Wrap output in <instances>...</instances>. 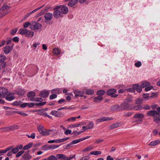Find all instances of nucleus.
Returning <instances> with one entry per match:
<instances>
[{
  "label": "nucleus",
  "instance_id": "obj_1",
  "mask_svg": "<svg viewBox=\"0 0 160 160\" xmlns=\"http://www.w3.org/2000/svg\"><path fill=\"white\" fill-rule=\"evenodd\" d=\"M10 7L8 5H4L0 9V17H2L8 13L10 11Z\"/></svg>",
  "mask_w": 160,
  "mask_h": 160
},
{
  "label": "nucleus",
  "instance_id": "obj_2",
  "mask_svg": "<svg viewBox=\"0 0 160 160\" xmlns=\"http://www.w3.org/2000/svg\"><path fill=\"white\" fill-rule=\"evenodd\" d=\"M38 128L40 133L42 135H48L50 134L49 131H52V130L46 131L44 128L41 125H38Z\"/></svg>",
  "mask_w": 160,
  "mask_h": 160
},
{
  "label": "nucleus",
  "instance_id": "obj_3",
  "mask_svg": "<svg viewBox=\"0 0 160 160\" xmlns=\"http://www.w3.org/2000/svg\"><path fill=\"white\" fill-rule=\"evenodd\" d=\"M75 155H70L69 156H66L65 155L62 154H58L57 155L58 158L61 160H71L75 157Z\"/></svg>",
  "mask_w": 160,
  "mask_h": 160
},
{
  "label": "nucleus",
  "instance_id": "obj_4",
  "mask_svg": "<svg viewBox=\"0 0 160 160\" xmlns=\"http://www.w3.org/2000/svg\"><path fill=\"white\" fill-rule=\"evenodd\" d=\"M59 9L60 10L61 13L62 14H66L68 12V8L66 6H57L55 8V9Z\"/></svg>",
  "mask_w": 160,
  "mask_h": 160
},
{
  "label": "nucleus",
  "instance_id": "obj_5",
  "mask_svg": "<svg viewBox=\"0 0 160 160\" xmlns=\"http://www.w3.org/2000/svg\"><path fill=\"white\" fill-rule=\"evenodd\" d=\"M42 27V25L36 22H34L31 23L30 28L32 30H35L40 29Z\"/></svg>",
  "mask_w": 160,
  "mask_h": 160
},
{
  "label": "nucleus",
  "instance_id": "obj_6",
  "mask_svg": "<svg viewBox=\"0 0 160 160\" xmlns=\"http://www.w3.org/2000/svg\"><path fill=\"white\" fill-rule=\"evenodd\" d=\"M120 109L121 110H132V106H130L127 102H124L121 104L119 107Z\"/></svg>",
  "mask_w": 160,
  "mask_h": 160
},
{
  "label": "nucleus",
  "instance_id": "obj_7",
  "mask_svg": "<svg viewBox=\"0 0 160 160\" xmlns=\"http://www.w3.org/2000/svg\"><path fill=\"white\" fill-rule=\"evenodd\" d=\"M53 14L50 12H47L45 13L44 16L45 22L47 24L50 23V21L52 18Z\"/></svg>",
  "mask_w": 160,
  "mask_h": 160
},
{
  "label": "nucleus",
  "instance_id": "obj_8",
  "mask_svg": "<svg viewBox=\"0 0 160 160\" xmlns=\"http://www.w3.org/2000/svg\"><path fill=\"white\" fill-rule=\"evenodd\" d=\"M69 139V138L67 137L65 138H62L60 139H57L56 140H49L48 141V143H53L55 142L56 143H59L64 142L68 139Z\"/></svg>",
  "mask_w": 160,
  "mask_h": 160
},
{
  "label": "nucleus",
  "instance_id": "obj_9",
  "mask_svg": "<svg viewBox=\"0 0 160 160\" xmlns=\"http://www.w3.org/2000/svg\"><path fill=\"white\" fill-rule=\"evenodd\" d=\"M116 90L114 89H112L108 90L107 92V94L112 97H116L118 95L115 94Z\"/></svg>",
  "mask_w": 160,
  "mask_h": 160
},
{
  "label": "nucleus",
  "instance_id": "obj_10",
  "mask_svg": "<svg viewBox=\"0 0 160 160\" xmlns=\"http://www.w3.org/2000/svg\"><path fill=\"white\" fill-rule=\"evenodd\" d=\"M55 8H54V10L55 11L53 12V16L55 18H58L59 17H63V15H62L61 12H60L59 9H55Z\"/></svg>",
  "mask_w": 160,
  "mask_h": 160
},
{
  "label": "nucleus",
  "instance_id": "obj_11",
  "mask_svg": "<svg viewBox=\"0 0 160 160\" xmlns=\"http://www.w3.org/2000/svg\"><path fill=\"white\" fill-rule=\"evenodd\" d=\"M8 91L7 89L1 88H0V97L2 98H4L7 94Z\"/></svg>",
  "mask_w": 160,
  "mask_h": 160
},
{
  "label": "nucleus",
  "instance_id": "obj_12",
  "mask_svg": "<svg viewBox=\"0 0 160 160\" xmlns=\"http://www.w3.org/2000/svg\"><path fill=\"white\" fill-rule=\"evenodd\" d=\"M51 114L56 117H61L62 116L63 114L58 111L53 110L51 112Z\"/></svg>",
  "mask_w": 160,
  "mask_h": 160
},
{
  "label": "nucleus",
  "instance_id": "obj_13",
  "mask_svg": "<svg viewBox=\"0 0 160 160\" xmlns=\"http://www.w3.org/2000/svg\"><path fill=\"white\" fill-rule=\"evenodd\" d=\"M36 96L35 93L33 91H31L28 92L27 94V97L28 99L31 101H33L34 100L35 97Z\"/></svg>",
  "mask_w": 160,
  "mask_h": 160
},
{
  "label": "nucleus",
  "instance_id": "obj_14",
  "mask_svg": "<svg viewBox=\"0 0 160 160\" xmlns=\"http://www.w3.org/2000/svg\"><path fill=\"white\" fill-rule=\"evenodd\" d=\"M73 92L75 94V96L76 97H82L84 94V91H81L78 90H74L73 91Z\"/></svg>",
  "mask_w": 160,
  "mask_h": 160
},
{
  "label": "nucleus",
  "instance_id": "obj_15",
  "mask_svg": "<svg viewBox=\"0 0 160 160\" xmlns=\"http://www.w3.org/2000/svg\"><path fill=\"white\" fill-rule=\"evenodd\" d=\"M157 113L158 112L157 111L153 110L148 112L147 115L149 116H152L153 117H155L158 115Z\"/></svg>",
  "mask_w": 160,
  "mask_h": 160
},
{
  "label": "nucleus",
  "instance_id": "obj_16",
  "mask_svg": "<svg viewBox=\"0 0 160 160\" xmlns=\"http://www.w3.org/2000/svg\"><path fill=\"white\" fill-rule=\"evenodd\" d=\"M122 124V123L121 122H118L112 124L109 127L110 129H112L121 126Z\"/></svg>",
  "mask_w": 160,
  "mask_h": 160
},
{
  "label": "nucleus",
  "instance_id": "obj_17",
  "mask_svg": "<svg viewBox=\"0 0 160 160\" xmlns=\"http://www.w3.org/2000/svg\"><path fill=\"white\" fill-rule=\"evenodd\" d=\"M43 6H41L39 8H38L35 9L33 10L32 12H30L28 13L27 14H26L25 17H24V18H23V20H25L26 18H27L28 17H29L33 13L35 12H36L38 10H39V9L41 8Z\"/></svg>",
  "mask_w": 160,
  "mask_h": 160
},
{
  "label": "nucleus",
  "instance_id": "obj_18",
  "mask_svg": "<svg viewBox=\"0 0 160 160\" xmlns=\"http://www.w3.org/2000/svg\"><path fill=\"white\" fill-rule=\"evenodd\" d=\"M13 49L12 46H6L4 48V52L6 54L9 53Z\"/></svg>",
  "mask_w": 160,
  "mask_h": 160
},
{
  "label": "nucleus",
  "instance_id": "obj_19",
  "mask_svg": "<svg viewBox=\"0 0 160 160\" xmlns=\"http://www.w3.org/2000/svg\"><path fill=\"white\" fill-rule=\"evenodd\" d=\"M49 93V91L44 90L40 93L39 96L43 98H46L48 96Z\"/></svg>",
  "mask_w": 160,
  "mask_h": 160
},
{
  "label": "nucleus",
  "instance_id": "obj_20",
  "mask_svg": "<svg viewBox=\"0 0 160 160\" xmlns=\"http://www.w3.org/2000/svg\"><path fill=\"white\" fill-rule=\"evenodd\" d=\"M29 151H28L25 153L22 156L23 158L25 160H30L31 159L32 157L29 154Z\"/></svg>",
  "mask_w": 160,
  "mask_h": 160
},
{
  "label": "nucleus",
  "instance_id": "obj_21",
  "mask_svg": "<svg viewBox=\"0 0 160 160\" xmlns=\"http://www.w3.org/2000/svg\"><path fill=\"white\" fill-rule=\"evenodd\" d=\"M13 93L8 94L6 97V99L9 101H11L15 98Z\"/></svg>",
  "mask_w": 160,
  "mask_h": 160
},
{
  "label": "nucleus",
  "instance_id": "obj_22",
  "mask_svg": "<svg viewBox=\"0 0 160 160\" xmlns=\"http://www.w3.org/2000/svg\"><path fill=\"white\" fill-rule=\"evenodd\" d=\"M78 0H71L68 3V6L72 7L76 5L78 3Z\"/></svg>",
  "mask_w": 160,
  "mask_h": 160
},
{
  "label": "nucleus",
  "instance_id": "obj_23",
  "mask_svg": "<svg viewBox=\"0 0 160 160\" xmlns=\"http://www.w3.org/2000/svg\"><path fill=\"white\" fill-rule=\"evenodd\" d=\"M52 52L54 54L58 55L61 53V50L58 48H53Z\"/></svg>",
  "mask_w": 160,
  "mask_h": 160
},
{
  "label": "nucleus",
  "instance_id": "obj_24",
  "mask_svg": "<svg viewBox=\"0 0 160 160\" xmlns=\"http://www.w3.org/2000/svg\"><path fill=\"white\" fill-rule=\"evenodd\" d=\"M133 87L134 88V90H136L139 92H140L142 91L141 87L138 84H136L133 85Z\"/></svg>",
  "mask_w": 160,
  "mask_h": 160
},
{
  "label": "nucleus",
  "instance_id": "obj_25",
  "mask_svg": "<svg viewBox=\"0 0 160 160\" xmlns=\"http://www.w3.org/2000/svg\"><path fill=\"white\" fill-rule=\"evenodd\" d=\"M144 117V115L143 114L138 113L134 115L133 117L136 119H141Z\"/></svg>",
  "mask_w": 160,
  "mask_h": 160
},
{
  "label": "nucleus",
  "instance_id": "obj_26",
  "mask_svg": "<svg viewBox=\"0 0 160 160\" xmlns=\"http://www.w3.org/2000/svg\"><path fill=\"white\" fill-rule=\"evenodd\" d=\"M28 30L26 29L21 28L18 31V32L22 35H25L27 34Z\"/></svg>",
  "mask_w": 160,
  "mask_h": 160
},
{
  "label": "nucleus",
  "instance_id": "obj_27",
  "mask_svg": "<svg viewBox=\"0 0 160 160\" xmlns=\"http://www.w3.org/2000/svg\"><path fill=\"white\" fill-rule=\"evenodd\" d=\"M151 85V83L147 81H145L142 83L140 85L142 88H144L148 86H149Z\"/></svg>",
  "mask_w": 160,
  "mask_h": 160
},
{
  "label": "nucleus",
  "instance_id": "obj_28",
  "mask_svg": "<svg viewBox=\"0 0 160 160\" xmlns=\"http://www.w3.org/2000/svg\"><path fill=\"white\" fill-rule=\"evenodd\" d=\"M132 109H134L136 110H139L142 109V107L140 105H137L135 106H132Z\"/></svg>",
  "mask_w": 160,
  "mask_h": 160
},
{
  "label": "nucleus",
  "instance_id": "obj_29",
  "mask_svg": "<svg viewBox=\"0 0 160 160\" xmlns=\"http://www.w3.org/2000/svg\"><path fill=\"white\" fill-rule=\"evenodd\" d=\"M160 143V140H156L155 141L151 142L149 144V145L151 146H154Z\"/></svg>",
  "mask_w": 160,
  "mask_h": 160
},
{
  "label": "nucleus",
  "instance_id": "obj_30",
  "mask_svg": "<svg viewBox=\"0 0 160 160\" xmlns=\"http://www.w3.org/2000/svg\"><path fill=\"white\" fill-rule=\"evenodd\" d=\"M103 98V97L100 96L94 98V101L95 102H98L102 101Z\"/></svg>",
  "mask_w": 160,
  "mask_h": 160
},
{
  "label": "nucleus",
  "instance_id": "obj_31",
  "mask_svg": "<svg viewBox=\"0 0 160 160\" xmlns=\"http://www.w3.org/2000/svg\"><path fill=\"white\" fill-rule=\"evenodd\" d=\"M34 35V32L28 30L26 36L28 37H32Z\"/></svg>",
  "mask_w": 160,
  "mask_h": 160
},
{
  "label": "nucleus",
  "instance_id": "obj_32",
  "mask_svg": "<svg viewBox=\"0 0 160 160\" xmlns=\"http://www.w3.org/2000/svg\"><path fill=\"white\" fill-rule=\"evenodd\" d=\"M61 91L60 90V88H56L53 89L51 91V92L52 93H56L57 94H59L61 93Z\"/></svg>",
  "mask_w": 160,
  "mask_h": 160
},
{
  "label": "nucleus",
  "instance_id": "obj_33",
  "mask_svg": "<svg viewBox=\"0 0 160 160\" xmlns=\"http://www.w3.org/2000/svg\"><path fill=\"white\" fill-rule=\"evenodd\" d=\"M32 145V143H30L29 144L25 145L23 148V149L24 150H28L29 149Z\"/></svg>",
  "mask_w": 160,
  "mask_h": 160
},
{
  "label": "nucleus",
  "instance_id": "obj_34",
  "mask_svg": "<svg viewBox=\"0 0 160 160\" xmlns=\"http://www.w3.org/2000/svg\"><path fill=\"white\" fill-rule=\"evenodd\" d=\"M90 154L92 155H94L95 156H97L98 155L101 154V152L100 151H94L91 152H90Z\"/></svg>",
  "mask_w": 160,
  "mask_h": 160
},
{
  "label": "nucleus",
  "instance_id": "obj_35",
  "mask_svg": "<svg viewBox=\"0 0 160 160\" xmlns=\"http://www.w3.org/2000/svg\"><path fill=\"white\" fill-rule=\"evenodd\" d=\"M9 130L13 131L15 129H17L19 128V126L17 125H14L9 127Z\"/></svg>",
  "mask_w": 160,
  "mask_h": 160
},
{
  "label": "nucleus",
  "instance_id": "obj_36",
  "mask_svg": "<svg viewBox=\"0 0 160 160\" xmlns=\"http://www.w3.org/2000/svg\"><path fill=\"white\" fill-rule=\"evenodd\" d=\"M0 130H2V131H1V132H7L9 131H10L9 127H5L3 128H0Z\"/></svg>",
  "mask_w": 160,
  "mask_h": 160
},
{
  "label": "nucleus",
  "instance_id": "obj_37",
  "mask_svg": "<svg viewBox=\"0 0 160 160\" xmlns=\"http://www.w3.org/2000/svg\"><path fill=\"white\" fill-rule=\"evenodd\" d=\"M86 92V94L88 95H92L94 93V91L91 89H87Z\"/></svg>",
  "mask_w": 160,
  "mask_h": 160
},
{
  "label": "nucleus",
  "instance_id": "obj_38",
  "mask_svg": "<svg viewBox=\"0 0 160 160\" xmlns=\"http://www.w3.org/2000/svg\"><path fill=\"white\" fill-rule=\"evenodd\" d=\"M106 93L105 91L103 90H99L97 92V94L98 96H100L104 95Z\"/></svg>",
  "mask_w": 160,
  "mask_h": 160
},
{
  "label": "nucleus",
  "instance_id": "obj_39",
  "mask_svg": "<svg viewBox=\"0 0 160 160\" xmlns=\"http://www.w3.org/2000/svg\"><path fill=\"white\" fill-rule=\"evenodd\" d=\"M48 160H58L57 157L54 155H51L47 158Z\"/></svg>",
  "mask_w": 160,
  "mask_h": 160
},
{
  "label": "nucleus",
  "instance_id": "obj_40",
  "mask_svg": "<svg viewBox=\"0 0 160 160\" xmlns=\"http://www.w3.org/2000/svg\"><path fill=\"white\" fill-rule=\"evenodd\" d=\"M81 141H82V140L81 139V138H80L78 139L72 141L71 142V144H77Z\"/></svg>",
  "mask_w": 160,
  "mask_h": 160
},
{
  "label": "nucleus",
  "instance_id": "obj_41",
  "mask_svg": "<svg viewBox=\"0 0 160 160\" xmlns=\"http://www.w3.org/2000/svg\"><path fill=\"white\" fill-rule=\"evenodd\" d=\"M31 23L30 22H27L23 23V27L24 28H28L30 25H31Z\"/></svg>",
  "mask_w": 160,
  "mask_h": 160
},
{
  "label": "nucleus",
  "instance_id": "obj_42",
  "mask_svg": "<svg viewBox=\"0 0 160 160\" xmlns=\"http://www.w3.org/2000/svg\"><path fill=\"white\" fill-rule=\"evenodd\" d=\"M93 146H89L87 147L86 148L83 150V152H85L86 151H89L92 150L93 148Z\"/></svg>",
  "mask_w": 160,
  "mask_h": 160
},
{
  "label": "nucleus",
  "instance_id": "obj_43",
  "mask_svg": "<svg viewBox=\"0 0 160 160\" xmlns=\"http://www.w3.org/2000/svg\"><path fill=\"white\" fill-rule=\"evenodd\" d=\"M93 126V123L92 122H91L89 123L87 126V129H90L92 128Z\"/></svg>",
  "mask_w": 160,
  "mask_h": 160
},
{
  "label": "nucleus",
  "instance_id": "obj_44",
  "mask_svg": "<svg viewBox=\"0 0 160 160\" xmlns=\"http://www.w3.org/2000/svg\"><path fill=\"white\" fill-rule=\"evenodd\" d=\"M5 57L3 55H0V63L3 62L5 60Z\"/></svg>",
  "mask_w": 160,
  "mask_h": 160
},
{
  "label": "nucleus",
  "instance_id": "obj_45",
  "mask_svg": "<svg viewBox=\"0 0 160 160\" xmlns=\"http://www.w3.org/2000/svg\"><path fill=\"white\" fill-rule=\"evenodd\" d=\"M18 151L19 149H18V148L16 147L13 148H12L11 151L13 153L16 154L18 152Z\"/></svg>",
  "mask_w": 160,
  "mask_h": 160
},
{
  "label": "nucleus",
  "instance_id": "obj_46",
  "mask_svg": "<svg viewBox=\"0 0 160 160\" xmlns=\"http://www.w3.org/2000/svg\"><path fill=\"white\" fill-rule=\"evenodd\" d=\"M24 152L23 151H20L19 152L17 153L16 155V157L18 158Z\"/></svg>",
  "mask_w": 160,
  "mask_h": 160
},
{
  "label": "nucleus",
  "instance_id": "obj_47",
  "mask_svg": "<svg viewBox=\"0 0 160 160\" xmlns=\"http://www.w3.org/2000/svg\"><path fill=\"white\" fill-rule=\"evenodd\" d=\"M158 104L155 103H152L151 105V108L152 109H157L158 108Z\"/></svg>",
  "mask_w": 160,
  "mask_h": 160
},
{
  "label": "nucleus",
  "instance_id": "obj_48",
  "mask_svg": "<svg viewBox=\"0 0 160 160\" xmlns=\"http://www.w3.org/2000/svg\"><path fill=\"white\" fill-rule=\"evenodd\" d=\"M127 91L131 92H134L135 91L134 88L132 87V88H129L126 89Z\"/></svg>",
  "mask_w": 160,
  "mask_h": 160
},
{
  "label": "nucleus",
  "instance_id": "obj_49",
  "mask_svg": "<svg viewBox=\"0 0 160 160\" xmlns=\"http://www.w3.org/2000/svg\"><path fill=\"white\" fill-rule=\"evenodd\" d=\"M27 136L28 138H32V139H34L35 138V134L34 133H32L31 135H27Z\"/></svg>",
  "mask_w": 160,
  "mask_h": 160
},
{
  "label": "nucleus",
  "instance_id": "obj_50",
  "mask_svg": "<svg viewBox=\"0 0 160 160\" xmlns=\"http://www.w3.org/2000/svg\"><path fill=\"white\" fill-rule=\"evenodd\" d=\"M80 118V116L77 117H72L68 118L67 120H75L76 119H79Z\"/></svg>",
  "mask_w": 160,
  "mask_h": 160
},
{
  "label": "nucleus",
  "instance_id": "obj_51",
  "mask_svg": "<svg viewBox=\"0 0 160 160\" xmlns=\"http://www.w3.org/2000/svg\"><path fill=\"white\" fill-rule=\"evenodd\" d=\"M112 118L108 117H103L100 119H98L97 120H112Z\"/></svg>",
  "mask_w": 160,
  "mask_h": 160
},
{
  "label": "nucleus",
  "instance_id": "obj_52",
  "mask_svg": "<svg viewBox=\"0 0 160 160\" xmlns=\"http://www.w3.org/2000/svg\"><path fill=\"white\" fill-rule=\"evenodd\" d=\"M57 97V95L56 94H52L51 95L50 97L49 98L50 100H52L53 99Z\"/></svg>",
  "mask_w": 160,
  "mask_h": 160
},
{
  "label": "nucleus",
  "instance_id": "obj_53",
  "mask_svg": "<svg viewBox=\"0 0 160 160\" xmlns=\"http://www.w3.org/2000/svg\"><path fill=\"white\" fill-rule=\"evenodd\" d=\"M141 65V62L140 61H138L135 63V66L137 67H140Z\"/></svg>",
  "mask_w": 160,
  "mask_h": 160
},
{
  "label": "nucleus",
  "instance_id": "obj_54",
  "mask_svg": "<svg viewBox=\"0 0 160 160\" xmlns=\"http://www.w3.org/2000/svg\"><path fill=\"white\" fill-rule=\"evenodd\" d=\"M46 102H39L36 103V105L37 106H42L46 104Z\"/></svg>",
  "mask_w": 160,
  "mask_h": 160
},
{
  "label": "nucleus",
  "instance_id": "obj_55",
  "mask_svg": "<svg viewBox=\"0 0 160 160\" xmlns=\"http://www.w3.org/2000/svg\"><path fill=\"white\" fill-rule=\"evenodd\" d=\"M142 108L145 110H148L150 109V107L148 105H146L144 106Z\"/></svg>",
  "mask_w": 160,
  "mask_h": 160
},
{
  "label": "nucleus",
  "instance_id": "obj_56",
  "mask_svg": "<svg viewBox=\"0 0 160 160\" xmlns=\"http://www.w3.org/2000/svg\"><path fill=\"white\" fill-rule=\"evenodd\" d=\"M18 29L17 28H15L12 30V31L11 32V34L12 35H14L16 33Z\"/></svg>",
  "mask_w": 160,
  "mask_h": 160
},
{
  "label": "nucleus",
  "instance_id": "obj_57",
  "mask_svg": "<svg viewBox=\"0 0 160 160\" xmlns=\"http://www.w3.org/2000/svg\"><path fill=\"white\" fill-rule=\"evenodd\" d=\"M152 88L153 87L152 86L150 85L149 86H148L146 87L145 90L147 92L151 90Z\"/></svg>",
  "mask_w": 160,
  "mask_h": 160
},
{
  "label": "nucleus",
  "instance_id": "obj_58",
  "mask_svg": "<svg viewBox=\"0 0 160 160\" xmlns=\"http://www.w3.org/2000/svg\"><path fill=\"white\" fill-rule=\"evenodd\" d=\"M80 125V123L79 124H75L71 125L70 127L71 128H73L76 127H78Z\"/></svg>",
  "mask_w": 160,
  "mask_h": 160
},
{
  "label": "nucleus",
  "instance_id": "obj_59",
  "mask_svg": "<svg viewBox=\"0 0 160 160\" xmlns=\"http://www.w3.org/2000/svg\"><path fill=\"white\" fill-rule=\"evenodd\" d=\"M72 133V131L69 129H67V130L64 132V133L66 135H68V134H71Z\"/></svg>",
  "mask_w": 160,
  "mask_h": 160
},
{
  "label": "nucleus",
  "instance_id": "obj_60",
  "mask_svg": "<svg viewBox=\"0 0 160 160\" xmlns=\"http://www.w3.org/2000/svg\"><path fill=\"white\" fill-rule=\"evenodd\" d=\"M28 103H24L21 104L20 105L21 107L22 108H25L28 106Z\"/></svg>",
  "mask_w": 160,
  "mask_h": 160
},
{
  "label": "nucleus",
  "instance_id": "obj_61",
  "mask_svg": "<svg viewBox=\"0 0 160 160\" xmlns=\"http://www.w3.org/2000/svg\"><path fill=\"white\" fill-rule=\"evenodd\" d=\"M6 42V41L5 40H2L0 42V47H2L4 45Z\"/></svg>",
  "mask_w": 160,
  "mask_h": 160
},
{
  "label": "nucleus",
  "instance_id": "obj_62",
  "mask_svg": "<svg viewBox=\"0 0 160 160\" xmlns=\"http://www.w3.org/2000/svg\"><path fill=\"white\" fill-rule=\"evenodd\" d=\"M12 40L14 42H18L19 41V38L17 37H15L13 38Z\"/></svg>",
  "mask_w": 160,
  "mask_h": 160
},
{
  "label": "nucleus",
  "instance_id": "obj_63",
  "mask_svg": "<svg viewBox=\"0 0 160 160\" xmlns=\"http://www.w3.org/2000/svg\"><path fill=\"white\" fill-rule=\"evenodd\" d=\"M18 93L20 95H22L24 94V91L22 89H20Z\"/></svg>",
  "mask_w": 160,
  "mask_h": 160
},
{
  "label": "nucleus",
  "instance_id": "obj_64",
  "mask_svg": "<svg viewBox=\"0 0 160 160\" xmlns=\"http://www.w3.org/2000/svg\"><path fill=\"white\" fill-rule=\"evenodd\" d=\"M157 115L160 116V107H158L157 108Z\"/></svg>",
  "mask_w": 160,
  "mask_h": 160
}]
</instances>
